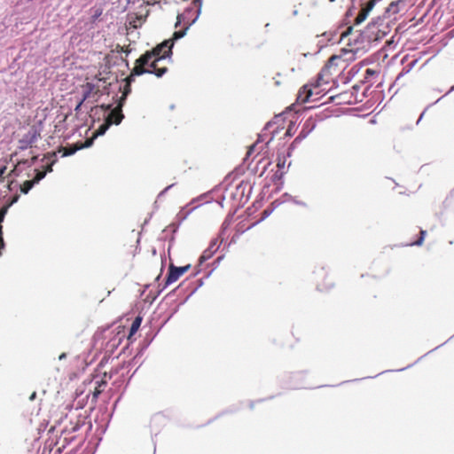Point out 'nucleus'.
Here are the masks:
<instances>
[{
  "mask_svg": "<svg viewBox=\"0 0 454 454\" xmlns=\"http://www.w3.org/2000/svg\"><path fill=\"white\" fill-rule=\"evenodd\" d=\"M256 223H253V225L248 226V229L253 228V226H255Z\"/></svg>",
  "mask_w": 454,
  "mask_h": 454,
  "instance_id": "nucleus-43",
  "label": "nucleus"
},
{
  "mask_svg": "<svg viewBox=\"0 0 454 454\" xmlns=\"http://www.w3.org/2000/svg\"><path fill=\"white\" fill-rule=\"evenodd\" d=\"M352 29L353 27H348L346 31H344L341 35H340V41H341L344 37L348 36V35H350V33L352 32Z\"/></svg>",
  "mask_w": 454,
  "mask_h": 454,
  "instance_id": "nucleus-27",
  "label": "nucleus"
},
{
  "mask_svg": "<svg viewBox=\"0 0 454 454\" xmlns=\"http://www.w3.org/2000/svg\"><path fill=\"white\" fill-rule=\"evenodd\" d=\"M375 4V1L371 0L370 2L367 3V4L364 7H363V10L365 11L367 13H370V12L373 9Z\"/></svg>",
  "mask_w": 454,
  "mask_h": 454,
  "instance_id": "nucleus-23",
  "label": "nucleus"
},
{
  "mask_svg": "<svg viewBox=\"0 0 454 454\" xmlns=\"http://www.w3.org/2000/svg\"><path fill=\"white\" fill-rule=\"evenodd\" d=\"M314 128H315V125L314 124L310 125L309 123V121H307L304 123L299 135L296 137V140H303L304 138H306L308 137V135L314 129Z\"/></svg>",
  "mask_w": 454,
  "mask_h": 454,
  "instance_id": "nucleus-13",
  "label": "nucleus"
},
{
  "mask_svg": "<svg viewBox=\"0 0 454 454\" xmlns=\"http://www.w3.org/2000/svg\"><path fill=\"white\" fill-rule=\"evenodd\" d=\"M353 45L354 48L352 50H342L344 54H351L350 58L347 59L346 61L353 60L355 59V55L364 54L372 48L367 32H364V30L361 31L354 40Z\"/></svg>",
  "mask_w": 454,
  "mask_h": 454,
  "instance_id": "nucleus-3",
  "label": "nucleus"
},
{
  "mask_svg": "<svg viewBox=\"0 0 454 454\" xmlns=\"http://www.w3.org/2000/svg\"><path fill=\"white\" fill-rule=\"evenodd\" d=\"M35 184L33 180L26 181L22 185L20 186V192L27 194Z\"/></svg>",
  "mask_w": 454,
  "mask_h": 454,
  "instance_id": "nucleus-15",
  "label": "nucleus"
},
{
  "mask_svg": "<svg viewBox=\"0 0 454 454\" xmlns=\"http://www.w3.org/2000/svg\"><path fill=\"white\" fill-rule=\"evenodd\" d=\"M92 143H93L92 139L87 140L84 145L80 146V148L82 149V148L90 147V146H91Z\"/></svg>",
  "mask_w": 454,
  "mask_h": 454,
  "instance_id": "nucleus-30",
  "label": "nucleus"
},
{
  "mask_svg": "<svg viewBox=\"0 0 454 454\" xmlns=\"http://www.w3.org/2000/svg\"><path fill=\"white\" fill-rule=\"evenodd\" d=\"M218 248H219V245H218L217 239H213L210 242L208 247L206 250H204V252L200 255V260H199L200 263L202 264L204 262L210 259L213 256V254L217 251Z\"/></svg>",
  "mask_w": 454,
  "mask_h": 454,
  "instance_id": "nucleus-9",
  "label": "nucleus"
},
{
  "mask_svg": "<svg viewBox=\"0 0 454 454\" xmlns=\"http://www.w3.org/2000/svg\"><path fill=\"white\" fill-rule=\"evenodd\" d=\"M174 46V43L171 40H165L159 45H157L155 48H153L152 51H146L143 55H141L137 59V63L140 65L148 64L149 61L153 58L161 57L165 51L170 50L172 51V48Z\"/></svg>",
  "mask_w": 454,
  "mask_h": 454,
  "instance_id": "nucleus-4",
  "label": "nucleus"
},
{
  "mask_svg": "<svg viewBox=\"0 0 454 454\" xmlns=\"http://www.w3.org/2000/svg\"><path fill=\"white\" fill-rule=\"evenodd\" d=\"M271 213H272V210H269V209L263 210L262 216L260 222L266 219ZM257 223H259V221Z\"/></svg>",
  "mask_w": 454,
  "mask_h": 454,
  "instance_id": "nucleus-28",
  "label": "nucleus"
},
{
  "mask_svg": "<svg viewBox=\"0 0 454 454\" xmlns=\"http://www.w3.org/2000/svg\"><path fill=\"white\" fill-rule=\"evenodd\" d=\"M90 90H88L84 95H83V98H82V100L77 104V106H75L74 108V111L76 113H78L80 110H81V107L83 104V102L86 100V98H88L89 94H90Z\"/></svg>",
  "mask_w": 454,
  "mask_h": 454,
  "instance_id": "nucleus-21",
  "label": "nucleus"
},
{
  "mask_svg": "<svg viewBox=\"0 0 454 454\" xmlns=\"http://www.w3.org/2000/svg\"><path fill=\"white\" fill-rule=\"evenodd\" d=\"M81 149L80 146L79 147H76L74 149H70V150H67L63 156H70L72 154H74L77 150Z\"/></svg>",
  "mask_w": 454,
  "mask_h": 454,
  "instance_id": "nucleus-29",
  "label": "nucleus"
},
{
  "mask_svg": "<svg viewBox=\"0 0 454 454\" xmlns=\"http://www.w3.org/2000/svg\"><path fill=\"white\" fill-rule=\"evenodd\" d=\"M368 15H369V13H367L362 8L361 11L359 12L358 15L356 16V20H355V24L356 25L361 24L364 20H365V19L367 18Z\"/></svg>",
  "mask_w": 454,
  "mask_h": 454,
  "instance_id": "nucleus-18",
  "label": "nucleus"
},
{
  "mask_svg": "<svg viewBox=\"0 0 454 454\" xmlns=\"http://www.w3.org/2000/svg\"><path fill=\"white\" fill-rule=\"evenodd\" d=\"M141 322H142V318L140 317H137L135 318V320L132 322L131 327L129 329L130 335L134 334L138 330V328L140 327Z\"/></svg>",
  "mask_w": 454,
  "mask_h": 454,
  "instance_id": "nucleus-16",
  "label": "nucleus"
},
{
  "mask_svg": "<svg viewBox=\"0 0 454 454\" xmlns=\"http://www.w3.org/2000/svg\"><path fill=\"white\" fill-rule=\"evenodd\" d=\"M4 170H5V168H0V177L3 176V174L4 173Z\"/></svg>",
  "mask_w": 454,
  "mask_h": 454,
  "instance_id": "nucleus-37",
  "label": "nucleus"
},
{
  "mask_svg": "<svg viewBox=\"0 0 454 454\" xmlns=\"http://www.w3.org/2000/svg\"><path fill=\"white\" fill-rule=\"evenodd\" d=\"M313 95L312 89L309 85H304L301 88L297 95V101L300 103H306L309 100Z\"/></svg>",
  "mask_w": 454,
  "mask_h": 454,
  "instance_id": "nucleus-11",
  "label": "nucleus"
},
{
  "mask_svg": "<svg viewBox=\"0 0 454 454\" xmlns=\"http://www.w3.org/2000/svg\"><path fill=\"white\" fill-rule=\"evenodd\" d=\"M426 233H427L426 231L421 230L420 231V237H419V239L417 241L411 243V245H414V246H420V245H422V243L424 241V239H425V236H426Z\"/></svg>",
  "mask_w": 454,
  "mask_h": 454,
  "instance_id": "nucleus-22",
  "label": "nucleus"
},
{
  "mask_svg": "<svg viewBox=\"0 0 454 454\" xmlns=\"http://www.w3.org/2000/svg\"><path fill=\"white\" fill-rule=\"evenodd\" d=\"M35 397V393H33L30 396V399L33 400Z\"/></svg>",
  "mask_w": 454,
  "mask_h": 454,
  "instance_id": "nucleus-40",
  "label": "nucleus"
},
{
  "mask_svg": "<svg viewBox=\"0 0 454 454\" xmlns=\"http://www.w3.org/2000/svg\"><path fill=\"white\" fill-rule=\"evenodd\" d=\"M366 72L369 73V74H372V71L370 69H367Z\"/></svg>",
  "mask_w": 454,
  "mask_h": 454,
  "instance_id": "nucleus-49",
  "label": "nucleus"
},
{
  "mask_svg": "<svg viewBox=\"0 0 454 454\" xmlns=\"http://www.w3.org/2000/svg\"><path fill=\"white\" fill-rule=\"evenodd\" d=\"M44 171H46V174H47V173H49V172H51V171H52V167H51V166H49V167H47V168H46Z\"/></svg>",
  "mask_w": 454,
  "mask_h": 454,
  "instance_id": "nucleus-34",
  "label": "nucleus"
},
{
  "mask_svg": "<svg viewBox=\"0 0 454 454\" xmlns=\"http://www.w3.org/2000/svg\"><path fill=\"white\" fill-rule=\"evenodd\" d=\"M190 26H187L182 29V30H179V31H176L174 34H173V39H170L173 43L175 40H178V39H181L183 38L186 33H187V30L189 29Z\"/></svg>",
  "mask_w": 454,
  "mask_h": 454,
  "instance_id": "nucleus-17",
  "label": "nucleus"
},
{
  "mask_svg": "<svg viewBox=\"0 0 454 454\" xmlns=\"http://www.w3.org/2000/svg\"><path fill=\"white\" fill-rule=\"evenodd\" d=\"M414 4L413 0H396L393 1L386 9L385 14L388 17L395 15L398 12L406 10Z\"/></svg>",
  "mask_w": 454,
  "mask_h": 454,
  "instance_id": "nucleus-7",
  "label": "nucleus"
},
{
  "mask_svg": "<svg viewBox=\"0 0 454 454\" xmlns=\"http://www.w3.org/2000/svg\"><path fill=\"white\" fill-rule=\"evenodd\" d=\"M192 210L186 212L184 215H181V212L178 214V216L180 217L181 221H184L187 218V216L189 215V214L191 213Z\"/></svg>",
  "mask_w": 454,
  "mask_h": 454,
  "instance_id": "nucleus-31",
  "label": "nucleus"
},
{
  "mask_svg": "<svg viewBox=\"0 0 454 454\" xmlns=\"http://www.w3.org/2000/svg\"><path fill=\"white\" fill-rule=\"evenodd\" d=\"M364 1V0H352V2H353V3H356H356H358V4H361V5L363 4Z\"/></svg>",
  "mask_w": 454,
  "mask_h": 454,
  "instance_id": "nucleus-36",
  "label": "nucleus"
},
{
  "mask_svg": "<svg viewBox=\"0 0 454 454\" xmlns=\"http://www.w3.org/2000/svg\"><path fill=\"white\" fill-rule=\"evenodd\" d=\"M256 223H253V225L248 226V229L253 228V226H255Z\"/></svg>",
  "mask_w": 454,
  "mask_h": 454,
  "instance_id": "nucleus-44",
  "label": "nucleus"
},
{
  "mask_svg": "<svg viewBox=\"0 0 454 454\" xmlns=\"http://www.w3.org/2000/svg\"><path fill=\"white\" fill-rule=\"evenodd\" d=\"M66 356H67L66 353H62V354L59 356V360H63V359H65V358H66Z\"/></svg>",
  "mask_w": 454,
  "mask_h": 454,
  "instance_id": "nucleus-33",
  "label": "nucleus"
},
{
  "mask_svg": "<svg viewBox=\"0 0 454 454\" xmlns=\"http://www.w3.org/2000/svg\"><path fill=\"white\" fill-rule=\"evenodd\" d=\"M20 198V195H14L12 200L7 203V205H5V207H8V208L12 206L14 203H16L18 201Z\"/></svg>",
  "mask_w": 454,
  "mask_h": 454,
  "instance_id": "nucleus-26",
  "label": "nucleus"
},
{
  "mask_svg": "<svg viewBox=\"0 0 454 454\" xmlns=\"http://www.w3.org/2000/svg\"><path fill=\"white\" fill-rule=\"evenodd\" d=\"M124 118V115L121 112V109L120 107H116L114 110L110 111L107 114L106 121L108 122H111L112 124L118 125L121 122L122 119Z\"/></svg>",
  "mask_w": 454,
  "mask_h": 454,
  "instance_id": "nucleus-10",
  "label": "nucleus"
},
{
  "mask_svg": "<svg viewBox=\"0 0 454 454\" xmlns=\"http://www.w3.org/2000/svg\"><path fill=\"white\" fill-rule=\"evenodd\" d=\"M453 90H454V85L450 89V90L446 94H449V93L452 92Z\"/></svg>",
  "mask_w": 454,
  "mask_h": 454,
  "instance_id": "nucleus-39",
  "label": "nucleus"
},
{
  "mask_svg": "<svg viewBox=\"0 0 454 454\" xmlns=\"http://www.w3.org/2000/svg\"><path fill=\"white\" fill-rule=\"evenodd\" d=\"M286 135L291 136V131L289 129L287 130Z\"/></svg>",
  "mask_w": 454,
  "mask_h": 454,
  "instance_id": "nucleus-42",
  "label": "nucleus"
},
{
  "mask_svg": "<svg viewBox=\"0 0 454 454\" xmlns=\"http://www.w3.org/2000/svg\"><path fill=\"white\" fill-rule=\"evenodd\" d=\"M190 265L176 267L173 264L169 266L168 273L166 278V286L170 285L176 282L184 273H185L189 269Z\"/></svg>",
  "mask_w": 454,
  "mask_h": 454,
  "instance_id": "nucleus-8",
  "label": "nucleus"
},
{
  "mask_svg": "<svg viewBox=\"0 0 454 454\" xmlns=\"http://www.w3.org/2000/svg\"><path fill=\"white\" fill-rule=\"evenodd\" d=\"M131 0H128V2H130Z\"/></svg>",
  "mask_w": 454,
  "mask_h": 454,
  "instance_id": "nucleus-51",
  "label": "nucleus"
},
{
  "mask_svg": "<svg viewBox=\"0 0 454 454\" xmlns=\"http://www.w3.org/2000/svg\"><path fill=\"white\" fill-rule=\"evenodd\" d=\"M353 89H354V90H358V89H359V86H357V85H355V86H353Z\"/></svg>",
  "mask_w": 454,
  "mask_h": 454,
  "instance_id": "nucleus-41",
  "label": "nucleus"
},
{
  "mask_svg": "<svg viewBox=\"0 0 454 454\" xmlns=\"http://www.w3.org/2000/svg\"><path fill=\"white\" fill-rule=\"evenodd\" d=\"M221 260H222V257H218L217 258V262H221Z\"/></svg>",
  "mask_w": 454,
  "mask_h": 454,
  "instance_id": "nucleus-46",
  "label": "nucleus"
},
{
  "mask_svg": "<svg viewBox=\"0 0 454 454\" xmlns=\"http://www.w3.org/2000/svg\"><path fill=\"white\" fill-rule=\"evenodd\" d=\"M377 32L378 33H375V37L377 38V43H378L381 39H383V37L387 35V32L380 29L378 25H377Z\"/></svg>",
  "mask_w": 454,
  "mask_h": 454,
  "instance_id": "nucleus-20",
  "label": "nucleus"
},
{
  "mask_svg": "<svg viewBox=\"0 0 454 454\" xmlns=\"http://www.w3.org/2000/svg\"><path fill=\"white\" fill-rule=\"evenodd\" d=\"M285 165H286V158H285V157H283V159H281V158L278 156V164H277L278 168L279 169H282V168H285Z\"/></svg>",
  "mask_w": 454,
  "mask_h": 454,
  "instance_id": "nucleus-25",
  "label": "nucleus"
},
{
  "mask_svg": "<svg viewBox=\"0 0 454 454\" xmlns=\"http://www.w3.org/2000/svg\"><path fill=\"white\" fill-rule=\"evenodd\" d=\"M35 176L34 179H32L35 184H38L41 180H43L46 176V171H41L38 169H35Z\"/></svg>",
  "mask_w": 454,
  "mask_h": 454,
  "instance_id": "nucleus-19",
  "label": "nucleus"
},
{
  "mask_svg": "<svg viewBox=\"0 0 454 454\" xmlns=\"http://www.w3.org/2000/svg\"><path fill=\"white\" fill-rule=\"evenodd\" d=\"M171 55H172V51L170 50H167V51H165L164 54L161 57L153 58L151 59V61H149L148 64L140 65L136 62V66L134 67V68L131 71L129 79H131V77H133V76H138V75H142L144 74H153L157 77L163 76L167 73L168 68L167 67L158 68L157 63L160 60H163L166 59H170Z\"/></svg>",
  "mask_w": 454,
  "mask_h": 454,
  "instance_id": "nucleus-1",
  "label": "nucleus"
},
{
  "mask_svg": "<svg viewBox=\"0 0 454 454\" xmlns=\"http://www.w3.org/2000/svg\"><path fill=\"white\" fill-rule=\"evenodd\" d=\"M202 0H193L192 5L187 7L183 13L177 16L176 27H178L182 22L187 26L193 25L199 19L201 13Z\"/></svg>",
  "mask_w": 454,
  "mask_h": 454,
  "instance_id": "nucleus-2",
  "label": "nucleus"
},
{
  "mask_svg": "<svg viewBox=\"0 0 454 454\" xmlns=\"http://www.w3.org/2000/svg\"><path fill=\"white\" fill-rule=\"evenodd\" d=\"M341 58V55H333L332 57H330L326 64L324 66L322 70L317 74V80L316 82L315 87H319L322 82H327L324 81V77L325 75H329L332 74L331 70L338 66L337 61L340 60Z\"/></svg>",
  "mask_w": 454,
  "mask_h": 454,
  "instance_id": "nucleus-5",
  "label": "nucleus"
},
{
  "mask_svg": "<svg viewBox=\"0 0 454 454\" xmlns=\"http://www.w3.org/2000/svg\"><path fill=\"white\" fill-rule=\"evenodd\" d=\"M12 185L17 186V185H18V184H15L14 182H11V184H9V189H10V190H12Z\"/></svg>",
  "mask_w": 454,
  "mask_h": 454,
  "instance_id": "nucleus-35",
  "label": "nucleus"
},
{
  "mask_svg": "<svg viewBox=\"0 0 454 454\" xmlns=\"http://www.w3.org/2000/svg\"><path fill=\"white\" fill-rule=\"evenodd\" d=\"M40 137V133L35 127H31L28 131L23 135L19 140V148L20 150H27L35 143Z\"/></svg>",
  "mask_w": 454,
  "mask_h": 454,
  "instance_id": "nucleus-6",
  "label": "nucleus"
},
{
  "mask_svg": "<svg viewBox=\"0 0 454 454\" xmlns=\"http://www.w3.org/2000/svg\"><path fill=\"white\" fill-rule=\"evenodd\" d=\"M256 223H253V225L248 226V229L253 228V226H255Z\"/></svg>",
  "mask_w": 454,
  "mask_h": 454,
  "instance_id": "nucleus-45",
  "label": "nucleus"
},
{
  "mask_svg": "<svg viewBox=\"0 0 454 454\" xmlns=\"http://www.w3.org/2000/svg\"><path fill=\"white\" fill-rule=\"evenodd\" d=\"M296 204H298V205H304V203H302V202H296Z\"/></svg>",
  "mask_w": 454,
  "mask_h": 454,
  "instance_id": "nucleus-48",
  "label": "nucleus"
},
{
  "mask_svg": "<svg viewBox=\"0 0 454 454\" xmlns=\"http://www.w3.org/2000/svg\"><path fill=\"white\" fill-rule=\"evenodd\" d=\"M423 114L419 116L418 122L422 119Z\"/></svg>",
  "mask_w": 454,
  "mask_h": 454,
  "instance_id": "nucleus-47",
  "label": "nucleus"
},
{
  "mask_svg": "<svg viewBox=\"0 0 454 454\" xmlns=\"http://www.w3.org/2000/svg\"><path fill=\"white\" fill-rule=\"evenodd\" d=\"M301 141H302V140H296V137H295V138H294V142H293V144H292V145H294V144H299V143H301Z\"/></svg>",
  "mask_w": 454,
  "mask_h": 454,
  "instance_id": "nucleus-38",
  "label": "nucleus"
},
{
  "mask_svg": "<svg viewBox=\"0 0 454 454\" xmlns=\"http://www.w3.org/2000/svg\"><path fill=\"white\" fill-rule=\"evenodd\" d=\"M172 186H173V184L167 186V187H166V188H165V189H164V190H163V191L159 194V196L163 195V194H164L168 190H169Z\"/></svg>",
  "mask_w": 454,
  "mask_h": 454,
  "instance_id": "nucleus-32",
  "label": "nucleus"
},
{
  "mask_svg": "<svg viewBox=\"0 0 454 454\" xmlns=\"http://www.w3.org/2000/svg\"><path fill=\"white\" fill-rule=\"evenodd\" d=\"M364 32H367L368 39L372 47L377 43V38L375 37V33L377 32V23L371 22L365 27Z\"/></svg>",
  "mask_w": 454,
  "mask_h": 454,
  "instance_id": "nucleus-12",
  "label": "nucleus"
},
{
  "mask_svg": "<svg viewBox=\"0 0 454 454\" xmlns=\"http://www.w3.org/2000/svg\"><path fill=\"white\" fill-rule=\"evenodd\" d=\"M330 2H334L335 0H329Z\"/></svg>",
  "mask_w": 454,
  "mask_h": 454,
  "instance_id": "nucleus-50",
  "label": "nucleus"
},
{
  "mask_svg": "<svg viewBox=\"0 0 454 454\" xmlns=\"http://www.w3.org/2000/svg\"><path fill=\"white\" fill-rule=\"evenodd\" d=\"M7 211H8V207L4 206L0 208V223L4 221V218Z\"/></svg>",
  "mask_w": 454,
  "mask_h": 454,
  "instance_id": "nucleus-24",
  "label": "nucleus"
},
{
  "mask_svg": "<svg viewBox=\"0 0 454 454\" xmlns=\"http://www.w3.org/2000/svg\"><path fill=\"white\" fill-rule=\"evenodd\" d=\"M110 126H111V122L105 121V122L102 123L98 127V129L96 130L94 137H98V136L104 135L106 132V130L110 128Z\"/></svg>",
  "mask_w": 454,
  "mask_h": 454,
  "instance_id": "nucleus-14",
  "label": "nucleus"
}]
</instances>
